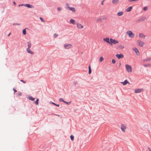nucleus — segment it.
I'll list each match as a JSON object with an SVG mask.
<instances>
[{"mask_svg": "<svg viewBox=\"0 0 151 151\" xmlns=\"http://www.w3.org/2000/svg\"><path fill=\"white\" fill-rule=\"evenodd\" d=\"M103 40L111 45H112L113 44H117L119 43L118 41L112 38H109V37L104 38Z\"/></svg>", "mask_w": 151, "mask_h": 151, "instance_id": "nucleus-1", "label": "nucleus"}, {"mask_svg": "<svg viewBox=\"0 0 151 151\" xmlns=\"http://www.w3.org/2000/svg\"><path fill=\"white\" fill-rule=\"evenodd\" d=\"M126 34L129 37L131 38H133L134 37V34L130 30L127 31Z\"/></svg>", "mask_w": 151, "mask_h": 151, "instance_id": "nucleus-2", "label": "nucleus"}, {"mask_svg": "<svg viewBox=\"0 0 151 151\" xmlns=\"http://www.w3.org/2000/svg\"><path fill=\"white\" fill-rule=\"evenodd\" d=\"M125 67L126 70L128 72L131 73L132 72V68L131 66L128 64H126Z\"/></svg>", "mask_w": 151, "mask_h": 151, "instance_id": "nucleus-3", "label": "nucleus"}, {"mask_svg": "<svg viewBox=\"0 0 151 151\" xmlns=\"http://www.w3.org/2000/svg\"><path fill=\"white\" fill-rule=\"evenodd\" d=\"M121 129L123 132H125L127 129L126 125L123 124H122L121 125Z\"/></svg>", "mask_w": 151, "mask_h": 151, "instance_id": "nucleus-4", "label": "nucleus"}, {"mask_svg": "<svg viewBox=\"0 0 151 151\" xmlns=\"http://www.w3.org/2000/svg\"><path fill=\"white\" fill-rule=\"evenodd\" d=\"M137 44L139 46L142 47L145 45V43L140 40H138L137 41Z\"/></svg>", "mask_w": 151, "mask_h": 151, "instance_id": "nucleus-5", "label": "nucleus"}, {"mask_svg": "<svg viewBox=\"0 0 151 151\" xmlns=\"http://www.w3.org/2000/svg\"><path fill=\"white\" fill-rule=\"evenodd\" d=\"M64 47L65 49H69L72 47V45L70 44H65L64 45Z\"/></svg>", "mask_w": 151, "mask_h": 151, "instance_id": "nucleus-6", "label": "nucleus"}, {"mask_svg": "<svg viewBox=\"0 0 151 151\" xmlns=\"http://www.w3.org/2000/svg\"><path fill=\"white\" fill-rule=\"evenodd\" d=\"M133 50L135 52L136 54L137 55L139 56V55L140 53L138 49L136 47H134L133 48Z\"/></svg>", "mask_w": 151, "mask_h": 151, "instance_id": "nucleus-7", "label": "nucleus"}, {"mask_svg": "<svg viewBox=\"0 0 151 151\" xmlns=\"http://www.w3.org/2000/svg\"><path fill=\"white\" fill-rule=\"evenodd\" d=\"M77 27L79 29H82L83 28V26L79 23H77L76 24Z\"/></svg>", "mask_w": 151, "mask_h": 151, "instance_id": "nucleus-8", "label": "nucleus"}, {"mask_svg": "<svg viewBox=\"0 0 151 151\" xmlns=\"http://www.w3.org/2000/svg\"><path fill=\"white\" fill-rule=\"evenodd\" d=\"M116 56L118 59H120L124 57V55L122 54H116Z\"/></svg>", "mask_w": 151, "mask_h": 151, "instance_id": "nucleus-9", "label": "nucleus"}, {"mask_svg": "<svg viewBox=\"0 0 151 151\" xmlns=\"http://www.w3.org/2000/svg\"><path fill=\"white\" fill-rule=\"evenodd\" d=\"M143 90V89L142 88H139L137 89H136L135 90L134 92L135 93H140Z\"/></svg>", "mask_w": 151, "mask_h": 151, "instance_id": "nucleus-10", "label": "nucleus"}, {"mask_svg": "<svg viewBox=\"0 0 151 151\" xmlns=\"http://www.w3.org/2000/svg\"><path fill=\"white\" fill-rule=\"evenodd\" d=\"M24 6L29 8H34V7L33 5L29 4H25Z\"/></svg>", "mask_w": 151, "mask_h": 151, "instance_id": "nucleus-11", "label": "nucleus"}, {"mask_svg": "<svg viewBox=\"0 0 151 151\" xmlns=\"http://www.w3.org/2000/svg\"><path fill=\"white\" fill-rule=\"evenodd\" d=\"M67 7L69 10L73 12H75V9L74 8L71 7L69 6H67Z\"/></svg>", "mask_w": 151, "mask_h": 151, "instance_id": "nucleus-12", "label": "nucleus"}, {"mask_svg": "<svg viewBox=\"0 0 151 151\" xmlns=\"http://www.w3.org/2000/svg\"><path fill=\"white\" fill-rule=\"evenodd\" d=\"M121 83L124 86L126 85L127 83H129V82L127 80H125L124 82H121Z\"/></svg>", "mask_w": 151, "mask_h": 151, "instance_id": "nucleus-13", "label": "nucleus"}, {"mask_svg": "<svg viewBox=\"0 0 151 151\" xmlns=\"http://www.w3.org/2000/svg\"><path fill=\"white\" fill-rule=\"evenodd\" d=\"M119 0H112V3L113 4H116L119 2Z\"/></svg>", "mask_w": 151, "mask_h": 151, "instance_id": "nucleus-14", "label": "nucleus"}, {"mask_svg": "<svg viewBox=\"0 0 151 151\" xmlns=\"http://www.w3.org/2000/svg\"><path fill=\"white\" fill-rule=\"evenodd\" d=\"M26 50H27V52L29 53H30L32 54H34L33 52L30 49V48H27V49Z\"/></svg>", "mask_w": 151, "mask_h": 151, "instance_id": "nucleus-15", "label": "nucleus"}, {"mask_svg": "<svg viewBox=\"0 0 151 151\" xmlns=\"http://www.w3.org/2000/svg\"><path fill=\"white\" fill-rule=\"evenodd\" d=\"M70 23L71 24H73L75 25L76 24V21H75L73 19H71L70 21Z\"/></svg>", "mask_w": 151, "mask_h": 151, "instance_id": "nucleus-16", "label": "nucleus"}, {"mask_svg": "<svg viewBox=\"0 0 151 151\" xmlns=\"http://www.w3.org/2000/svg\"><path fill=\"white\" fill-rule=\"evenodd\" d=\"M139 36L140 37L142 38H145V36L142 33H140L139 34Z\"/></svg>", "mask_w": 151, "mask_h": 151, "instance_id": "nucleus-17", "label": "nucleus"}, {"mask_svg": "<svg viewBox=\"0 0 151 151\" xmlns=\"http://www.w3.org/2000/svg\"><path fill=\"white\" fill-rule=\"evenodd\" d=\"M124 13L122 12H120L117 13V15L119 16H120L122 15Z\"/></svg>", "mask_w": 151, "mask_h": 151, "instance_id": "nucleus-18", "label": "nucleus"}, {"mask_svg": "<svg viewBox=\"0 0 151 151\" xmlns=\"http://www.w3.org/2000/svg\"><path fill=\"white\" fill-rule=\"evenodd\" d=\"M132 8V6H130L128 8L126 9V11L127 12H129L131 10Z\"/></svg>", "mask_w": 151, "mask_h": 151, "instance_id": "nucleus-19", "label": "nucleus"}, {"mask_svg": "<svg viewBox=\"0 0 151 151\" xmlns=\"http://www.w3.org/2000/svg\"><path fill=\"white\" fill-rule=\"evenodd\" d=\"M118 47L121 49H122L124 48V46L121 44L119 45Z\"/></svg>", "mask_w": 151, "mask_h": 151, "instance_id": "nucleus-20", "label": "nucleus"}, {"mask_svg": "<svg viewBox=\"0 0 151 151\" xmlns=\"http://www.w3.org/2000/svg\"><path fill=\"white\" fill-rule=\"evenodd\" d=\"M150 58H149L147 59H145L143 61L144 62H147V61H150Z\"/></svg>", "mask_w": 151, "mask_h": 151, "instance_id": "nucleus-21", "label": "nucleus"}, {"mask_svg": "<svg viewBox=\"0 0 151 151\" xmlns=\"http://www.w3.org/2000/svg\"><path fill=\"white\" fill-rule=\"evenodd\" d=\"M27 46H28V48H30L31 46V44L30 42V41H29L27 42Z\"/></svg>", "mask_w": 151, "mask_h": 151, "instance_id": "nucleus-22", "label": "nucleus"}, {"mask_svg": "<svg viewBox=\"0 0 151 151\" xmlns=\"http://www.w3.org/2000/svg\"><path fill=\"white\" fill-rule=\"evenodd\" d=\"M88 69H89L88 73L89 74H90L91 73V66L90 65L88 67Z\"/></svg>", "mask_w": 151, "mask_h": 151, "instance_id": "nucleus-23", "label": "nucleus"}, {"mask_svg": "<svg viewBox=\"0 0 151 151\" xmlns=\"http://www.w3.org/2000/svg\"><path fill=\"white\" fill-rule=\"evenodd\" d=\"M104 58L103 57H101L100 58L99 61L100 62H101L103 60Z\"/></svg>", "mask_w": 151, "mask_h": 151, "instance_id": "nucleus-24", "label": "nucleus"}, {"mask_svg": "<svg viewBox=\"0 0 151 151\" xmlns=\"http://www.w3.org/2000/svg\"><path fill=\"white\" fill-rule=\"evenodd\" d=\"M29 99L31 101H34L35 99V98H32V96H30L29 97Z\"/></svg>", "mask_w": 151, "mask_h": 151, "instance_id": "nucleus-25", "label": "nucleus"}, {"mask_svg": "<svg viewBox=\"0 0 151 151\" xmlns=\"http://www.w3.org/2000/svg\"><path fill=\"white\" fill-rule=\"evenodd\" d=\"M22 33L24 35H25L26 34V29H24L23 30Z\"/></svg>", "mask_w": 151, "mask_h": 151, "instance_id": "nucleus-26", "label": "nucleus"}, {"mask_svg": "<svg viewBox=\"0 0 151 151\" xmlns=\"http://www.w3.org/2000/svg\"><path fill=\"white\" fill-rule=\"evenodd\" d=\"M39 101V99H37L36 101L35 102V104L37 105H38V101Z\"/></svg>", "mask_w": 151, "mask_h": 151, "instance_id": "nucleus-27", "label": "nucleus"}, {"mask_svg": "<svg viewBox=\"0 0 151 151\" xmlns=\"http://www.w3.org/2000/svg\"><path fill=\"white\" fill-rule=\"evenodd\" d=\"M147 8H147V6H145V7H144L143 8V10H144V11H146V10H147Z\"/></svg>", "mask_w": 151, "mask_h": 151, "instance_id": "nucleus-28", "label": "nucleus"}, {"mask_svg": "<svg viewBox=\"0 0 151 151\" xmlns=\"http://www.w3.org/2000/svg\"><path fill=\"white\" fill-rule=\"evenodd\" d=\"M112 62L114 64L116 63V61L115 60L113 59L112 60Z\"/></svg>", "mask_w": 151, "mask_h": 151, "instance_id": "nucleus-29", "label": "nucleus"}, {"mask_svg": "<svg viewBox=\"0 0 151 151\" xmlns=\"http://www.w3.org/2000/svg\"><path fill=\"white\" fill-rule=\"evenodd\" d=\"M74 136L72 135L70 136V138L71 140H73L74 139Z\"/></svg>", "mask_w": 151, "mask_h": 151, "instance_id": "nucleus-30", "label": "nucleus"}, {"mask_svg": "<svg viewBox=\"0 0 151 151\" xmlns=\"http://www.w3.org/2000/svg\"><path fill=\"white\" fill-rule=\"evenodd\" d=\"M52 104L55 105L56 106H60V105L59 104H55L54 103H52Z\"/></svg>", "mask_w": 151, "mask_h": 151, "instance_id": "nucleus-31", "label": "nucleus"}, {"mask_svg": "<svg viewBox=\"0 0 151 151\" xmlns=\"http://www.w3.org/2000/svg\"><path fill=\"white\" fill-rule=\"evenodd\" d=\"M58 36V35L56 34H55L54 35V37L55 38L57 37Z\"/></svg>", "mask_w": 151, "mask_h": 151, "instance_id": "nucleus-32", "label": "nucleus"}, {"mask_svg": "<svg viewBox=\"0 0 151 151\" xmlns=\"http://www.w3.org/2000/svg\"><path fill=\"white\" fill-rule=\"evenodd\" d=\"M59 101H63V102H64V101L63 99V98H60V99H59Z\"/></svg>", "mask_w": 151, "mask_h": 151, "instance_id": "nucleus-33", "label": "nucleus"}, {"mask_svg": "<svg viewBox=\"0 0 151 151\" xmlns=\"http://www.w3.org/2000/svg\"><path fill=\"white\" fill-rule=\"evenodd\" d=\"M58 11H60L61 10V8L60 7H58Z\"/></svg>", "mask_w": 151, "mask_h": 151, "instance_id": "nucleus-34", "label": "nucleus"}, {"mask_svg": "<svg viewBox=\"0 0 151 151\" xmlns=\"http://www.w3.org/2000/svg\"><path fill=\"white\" fill-rule=\"evenodd\" d=\"M139 0H129V1L130 2H132L133 1H138Z\"/></svg>", "mask_w": 151, "mask_h": 151, "instance_id": "nucleus-35", "label": "nucleus"}, {"mask_svg": "<svg viewBox=\"0 0 151 151\" xmlns=\"http://www.w3.org/2000/svg\"><path fill=\"white\" fill-rule=\"evenodd\" d=\"M40 19L42 21V22H45V21L43 20V19H42V17H40Z\"/></svg>", "mask_w": 151, "mask_h": 151, "instance_id": "nucleus-36", "label": "nucleus"}, {"mask_svg": "<svg viewBox=\"0 0 151 151\" xmlns=\"http://www.w3.org/2000/svg\"><path fill=\"white\" fill-rule=\"evenodd\" d=\"M149 64H145L144 65V66L145 67H147L149 66Z\"/></svg>", "mask_w": 151, "mask_h": 151, "instance_id": "nucleus-37", "label": "nucleus"}, {"mask_svg": "<svg viewBox=\"0 0 151 151\" xmlns=\"http://www.w3.org/2000/svg\"><path fill=\"white\" fill-rule=\"evenodd\" d=\"M104 0H103L102 1V2H101V4L102 5H103V4H104Z\"/></svg>", "mask_w": 151, "mask_h": 151, "instance_id": "nucleus-38", "label": "nucleus"}, {"mask_svg": "<svg viewBox=\"0 0 151 151\" xmlns=\"http://www.w3.org/2000/svg\"><path fill=\"white\" fill-rule=\"evenodd\" d=\"M25 5V4H20L19 5V6H24V5Z\"/></svg>", "mask_w": 151, "mask_h": 151, "instance_id": "nucleus-39", "label": "nucleus"}, {"mask_svg": "<svg viewBox=\"0 0 151 151\" xmlns=\"http://www.w3.org/2000/svg\"><path fill=\"white\" fill-rule=\"evenodd\" d=\"M20 81L22 82L23 83H26V82L25 81H23V80H21Z\"/></svg>", "mask_w": 151, "mask_h": 151, "instance_id": "nucleus-40", "label": "nucleus"}, {"mask_svg": "<svg viewBox=\"0 0 151 151\" xmlns=\"http://www.w3.org/2000/svg\"><path fill=\"white\" fill-rule=\"evenodd\" d=\"M19 24H17V23H14L13 24V25H19Z\"/></svg>", "mask_w": 151, "mask_h": 151, "instance_id": "nucleus-41", "label": "nucleus"}, {"mask_svg": "<svg viewBox=\"0 0 151 151\" xmlns=\"http://www.w3.org/2000/svg\"><path fill=\"white\" fill-rule=\"evenodd\" d=\"M70 104V102H67V104H68V105Z\"/></svg>", "mask_w": 151, "mask_h": 151, "instance_id": "nucleus-42", "label": "nucleus"}, {"mask_svg": "<svg viewBox=\"0 0 151 151\" xmlns=\"http://www.w3.org/2000/svg\"><path fill=\"white\" fill-rule=\"evenodd\" d=\"M21 95V93H19L18 94V96H20Z\"/></svg>", "mask_w": 151, "mask_h": 151, "instance_id": "nucleus-43", "label": "nucleus"}, {"mask_svg": "<svg viewBox=\"0 0 151 151\" xmlns=\"http://www.w3.org/2000/svg\"><path fill=\"white\" fill-rule=\"evenodd\" d=\"M13 90H14V92H17V90H15V89H14V88L13 89Z\"/></svg>", "mask_w": 151, "mask_h": 151, "instance_id": "nucleus-44", "label": "nucleus"}, {"mask_svg": "<svg viewBox=\"0 0 151 151\" xmlns=\"http://www.w3.org/2000/svg\"><path fill=\"white\" fill-rule=\"evenodd\" d=\"M13 3H14V4L15 5L16 4V3L14 1V2H13Z\"/></svg>", "mask_w": 151, "mask_h": 151, "instance_id": "nucleus-45", "label": "nucleus"}, {"mask_svg": "<svg viewBox=\"0 0 151 151\" xmlns=\"http://www.w3.org/2000/svg\"><path fill=\"white\" fill-rule=\"evenodd\" d=\"M101 19H99L98 20H98V21H100V20L101 21Z\"/></svg>", "mask_w": 151, "mask_h": 151, "instance_id": "nucleus-46", "label": "nucleus"}, {"mask_svg": "<svg viewBox=\"0 0 151 151\" xmlns=\"http://www.w3.org/2000/svg\"><path fill=\"white\" fill-rule=\"evenodd\" d=\"M64 102L65 103H66V104H67V102H66V101H64Z\"/></svg>", "mask_w": 151, "mask_h": 151, "instance_id": "nucleus-47", "label": "nucleus"}, {"mask_svg": "<svg viewBox=\"0 0 151 151\" xmlns=\"http://www.w3.org/2000/svg\"><path fill=\"white\" fill-rule=\"evenodd\" d=\"M10 33H9L8 34V36H9V35H10Z\"/></svg>", "mask_w": 151, "mask_h": 151, "instance_id": "nucleus-48", "label": "nucleus"}, {"mask_svg": "<svg viewBox=\"0 0 151 151\" xmlns=\"http://www.w3.org/2000/svg\"><path fill=\"white\" fill-rule=\"evenodd\" d=\"M149 151H151V150L150 149H149Z\"/></svg>", "mask_w": 151, "mask_h": 151, "instance_id": "nucleus-49", "label": "nucleus"}, {"mask_svg": "<svg viewBox=\"0 0 151 151\" xmlns=\"http://www.w3.org/2000/svg\"><path fill=\"white\" fill-rule=\"evenodd\" d=\"M105 0H104V1H105Z\"/></svg>", "mask_w": 151, "mask_h": 151, "instance_id": "nucleus-50", "label": "nucleus"}]
</instances>
